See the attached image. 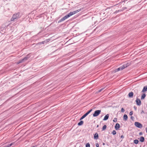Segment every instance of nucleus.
Segmentation results:
<instances>
[{
    "instance_id": "f257e3e1",
    "label": "nucleus",
    "mask_w": 147,
    "mask_h": 147,
    "mask_svg": "<svg viewBox=\"0 0 147 147\" xmlns=\"http://www.w3.org/2000/svg\"><path fill=\"white\" fill-rule=\"evenodd\" d=\"M80 11L81 9H80L76 11H74L73 12H70V13L68 14L67 15H66L65 16H64L60 20V21L61 22L64 21V20L67 19V18L70 17V16L75 13H77L78 12Z\"/></svg>"
},
{
    "instance_id": "f03ea898",
    "label": "nucleus",
    "mask_w": 147,
    "mask_h": 147,
    "mask_svg": "<svg viewBox=\"0 0 147 147\" xmlns=\"http://www.w3.org/2000/svg\"><path fill=\"white\" fill-rule=\"evenodd\" d=\"M19 17V13H18L13 15L12 18L11 19V21L14 20L15 19H17Z\"/></svg>"
},
{
    "instance_id": "7ed1b4c3",
    "label": "nucleus",
    "mask_w": 147,
    "mask_h": 147,
    "mask_svg": "<svg viewBox=\"0 0 147 147\" xmlns=\"http://www.w3.org/2000/svg\"><path fill=\"white\" fill-rule=\"evenodd\" d=\"M101 112V110H98L96 111L93 115V116L94 117L97 116L100 114Z\"/></svg>"
},
{
    "instance_id": "20e7f679",
    "label": "nucleus",
    "mask_w": 147,
    "mask_h": 147,
    "mask_svg": "<svg viewBox=\"0 0 147 147\" xmlns=\"http://www.w3.org/2000/svg\"><path fill=\"white\" fill-rule=\"evenodd\" d=\"M135 125L137 127L141 128L142 127V125L138 122H136L135 123Z\"/></svg>"
},
{
    "instance_id": "39448f33",
    "label": "nucleus",
    "mask_w": 147,
    "mask_h": 147,
    "mask_svg": "<svg viewBox=\"0 0 147 147\" xmlns=\"http://www.w3.org/2000/svg\"><path fill=\"white\" fill-rule=\"evenodd\" d=\"M92 111V109H91L89 111H88L80 119V120H81L84 118L86 116H87Z\"/></svg>"
},
{
    "instance_id": "423d86ee",
    "label": "nucleus",
    "mask_w": 147,
    "mask_h": 147,
    "mask_svg": "<svg viewBox=\"0 0 147 147\" xmlns=\"http://www.w3.org/2000/svg\"><path fill=\"white\" fill-rule=\"evenodd\" d=\"M130 65L129 63H127L126 64H125L124 65H122L120 67L121 70H122L124 69L125 67H127L129 66Z\"/></svg>"
},
{
    "instance_id": "0eeeda50",
    "label": "nucleus",
    "mask_w": 147,
    "mask_h": 147,
    "mask_svg": "<svg viewBox=\"0 0 147 147\" xmlns=\"http://www.w3.org/2000/svg\"><path fill=\"white\" fill-rule=\"evenodd\" d=\"M136 104L138 106H140L141 104V102L140 100L138 98H137L136 100Z\"/></svg>"
},
{
    "instance_id": "6e6552de",
    "label": "nucleus",
    "mask_w": 147,
    "mask_h": 147,
    "mask_svg": "<svg viewBox=\"0 0 147 147\" xmlns=\"http://www.w3.org/2000/svg\"><path fill=\"white\" fill-rule=\"evenodd\" d=\"M30 57V56L29 55H26V56L23 59H22L23 62L27 60L29 57Z\"/></svg>"
},
{
    "instance_id": "1a4fd4ad",
    "label": "nucleus",
    "mask_w": 147,
    "mask_h": 147,
    "mask_svg": "<svg viewBox=\"0 0 147 147\" xmlns=\"http://www.w3.org/2000/svg\"><path fill=\"white\" fill-rule=\"evenodd\" d=\"M120 127V126L119 123H116L115 126V129L116 130L118 129Z\"/></svg>"
},
{
    "instance_id": "9d476101",
    "label": "nucleus",
    "mask_w": 147,
    "mask_h": 147,
    "mask_svg": "<svg viewBox=\"0 0 147 147\" xmlns=\"http://www.w3.org/2000/svg\"><path fill=\"white\" fill-rule=\"evenodd\" d=\"M134 93L133 92H129L128 94V96L129 97L132 98L133 96Z\"/></svg>"
},
{
    "instance_id": "9b49d317",
    "label": "nucleus",
    "mask_w": 147,
    "mask_h": 147,
    "mask_svg": "<svg viewBox=\"0 0 147 147\" xmlns=\"http://www.w3.org/2000/svg\"><path fill=\"white\" fill-rule=\"evenodd\" d=\"M109 114H107L105 116L104 118L103 119V120L105 121L108 119L109 117Z\"/></svg>"
},
{
    "instance_id": "f8f14e48",
    "label": "nucleus",
    "mask_w": 147,
    "mask_h": 147,
    "mask_svg": "<svg viewBox=\"0 0 147 147\" xmlns=\"http://www.w3.org/2000/svg\"><path fill=\"white\" fill-rule=\"evenodd\" d=\"M98 134L97 133H96L94 135V138L95 139H98Z\"/></svg>"
},
{
    "instance_id": "ddd939ff",
    "label": "nucleus",
    "mask_w": 147,
    "mask_h": 147,
    "mask_svg": "<svg viewBox=\"0 0 147 147\" xmlns=\"http://www.w3.org/2000/svg\"><path fill=\"white\" fill-rule=\"evenodd\" d=\"M147 91V86H145L143 88L142 92H144Z\"/></svg>"
},
{
    "instance_id": "4468645a",
    "label": "nucleus",
    "mask_w": 147,
    "mask_h": 147,
    "mask_svg": "<svg viewBox=\"0 0 147 147\" xmlns=\"http://www.w3.org/2000/svg\"><path fill=\"white\" fill-rule=\"evenodd\" d=\"M144 140V138L143 136H141L140 138V141L141 142H143Z\"/></svg>"
},
{
    "instance_id": "2eb2a0df",
    "label": "nucleus",
    "mask_w": 147,
    "mask_h": 147,
    "mask_svg": "<svg viewBox=\"0 0 147 147\" xmlns=\"http://www.w3.org/2000/svg\"><path fill=\"white\" fill-rule=\"evenodd\" d=\"M146 96V95L145 94H142L141 98V99H144L145 97Z\"/></svg>"
},
{
    "instance_id": "dca6fc26",
    "label": "nucleus",
    "mask_w": 147,
    "mask_h": 147,
    "mask_svg": "<svg viewBox=\"0 0 147 147\" xmlns=\"http://www.w3.org/2000/svg\"><path fill=\"white\" fill-rule=\"evenodd\" d=\"M127 116L126 115H124L123 116V119L125 121H126L127 119Z\"/></svg>"
},
{
    "instance_id": "f3484780",
    "label": "nucleus",
    "mask_w": 147,
    "mask_h": 147,
    "mask_svg": "<svg viewBox=\"0 0 147 147\" xmlns=\"http://www.w3.org/2000/svg\"><path fill=\"white\" fill-rule=\"evenodd\" d=\"M83 123H84V122H83V121H80V122H79V123H78V125H79V126H80V125H82L83 124Z\"/></svg>"
},
{
    "instance_id": "a211bd4d",
    "label": "nucleus",
    "mask_w": 147,
    "mask_h": 147,
    "mask_svg": "<svg viewBox=\"0 0 147 147\" xmlns=\"http://www.w3.org/2000/svg\"><path fill=\"white\" fill-rule=\"evenodd\" d=\"M107 128V126L106 125H105L103 126L102 128V130L104 131Z\"/></svg>"
},
{
    "instance_id": "6ab92c4d",
    "label": "nucleus",
    "mask_w": 147,
    "mask_h": 147,
    "mask_svg": "<svg viewBox=\"0 0 147 147\" xmlns=\"http://www.w3.org/2000/svg\"><path fill=\"white\" fill-rule=\"evenodd\" d=\"M139 142V141L137 140H135L134 141V142L135 144H138Z\"/></svg>"
},
{
    "instance_id": "aec40b11",
    "label": "nucleus",
    "mask_w": 147,
    "mask_h": 147,
    "mask_svg": "<svg viewBox=\"0 0 147 147\" xmlns=\"http://www.w3.org/2000/svg\"><path fill=\"white\" fill-rule=\"evenodd\" d=\"M23 62V60H22V59H21V60H20L19 61H18V62H17V64H19V63H22V62Z\"/></svg>"
},
{
    "instance_id": "412c9836",
    "label": "nucleus",
    "mask_w": 147,
    "mask_h": 147,
    "mask_svg": "<svg viewBox=\"0 0 147 147\" xmlns=\"http://www.w3.org/2000/svg\"><path fill=\"white\" fill-rule=\"evenodd\" d=\"M45 43L44 40L41 42H39L38 43V44L40 45L41 44H44Z\"/></svg>"
},
{
    "instance_id": "4be33fe9",
    "label": "nucleus",
    "mask_w": 147,
    "mask_h": 147,
    "mask_svg": "<svg viewBox=\"0 0 147 147\" xmlns=\"http://www.w3.org/2000/svg\"><path fill=\"white\" fill-rule=\"evenodd\" d=\"M50 40V39H48L46 40H45V43H47Z\"/></svg>"
},
{
    "instance_id": "5701e85b",
    "label": "nucleus",
    "mask_w": 147,
    "mask_h": 147,
    "mask_svg": "<svg viewBox=\"0 0 147 147\" xmlns=\"http://www.w3.org/2000/svg\"><path fill=\"white\" fill-rule=\"evenodd\" d=\"M112 133L113 135H115L116 134V132L115 130H113L112 132Z\"/></svg>"
},
{
    "instance_id": "b1692460",
    "label": "nucleus",
    "mask_w": 147,
    "mask_h": 147,
    "mask_svg": "<svg viewBox=\"0 0 147 147\" xmlns=\"http://www.w3.org/2000/svg\"><path fill=\"white\" fill-rule=\"evenodd\" d=\"M113 121L114 122H116L117 121V118H114Z\"/></svg>"
},
{
    "instance_id": "393cba45",
    "label": "nucleus",
    "mask_w": 147,
    "mask_h": 147,
    "mask_svg": "<svg viewBox=\"0 0 147 147\" xmlns=\"http://www.w3.org/2000/svg\"><path fill=\"white\" fill-rule=\"evenodd\" d=\"M86 147H90V144L88 143H87L86 145Z\"/></svg>"
},
{
    "instance_id": "a878e982",
    "label": "nucleus",
    "mask_w": 147,
    "mask_h": 147,
    "mask_svg": "<svg viewBox=\"0 0 147 147\" xmlns=\"http://www.w3.org/2000/svg\"><path fill=\"white\" fill-rule=\"evenodd\" d=\"M129 114L130 115H132L133 114V111H130Z\"/></svg>"
},
{
    "instance_id": "bb28decb",
    "label": "nucleus",
    "mask_w": 147,
    "mask_h": 147,
    "mask_svg": "<svg viewBox=\"0 0 147 147\" xmlns=\"http://www.w3.org/2000/svg\"><path fill=\"white\" fill-rule=\"evenodd\" d=\"M121 112L122 113L124 112L125 110L123 108H122L121 110Z\"/></svg>"
},
{
    "instance_id": "cd10ccee",
    "label": "nucleus",
    "mask_w": 147,
    "mask_h": 147,
    "mask_svg": "<svg viewBox=\"0 0 147 147\" xmlns=\"http://www.w3.org/2000/svg\"><path fill=\"white\" fill-rule=\"evenodd\" d=\"M121 70V69H120V67H119V68H117V70H116V71H118L119 70Z\"/></svg>"
},
{
    "instance_id": "c85d7f7f",
    "label": "nucleus",
    "mask_w": 147,
    "mask_h": 147,
    "mask_svg": "<svg viewBox=\"0 0 147 147\" xmlns=\"http://www.w3.org/2000/svg\"><path fill=\"white\" fill-rule=\"evenodd\" d=\"M104 89V88H102L101 89H100V90H99L98 91V92H101L102 90H103V89Z\"/></svg>"
},
{
    "instance_id": "c756f323",
    "label": "nucleus",
    "mask_w": 147,
    "mask_h": 147,
    "mask_svg": "<svg viewBox=\"0 0 147 147\" xmlns=\"http://www.w3.org/2000/svg\"><path fill=\"white\" fill-rule=\"evenodd\" d=\"M96 147H99V144L98 143H96Z\"/></svg>"
},
{
    "instance_id": "7c9ffc66",
    "label": "nucleus",
    "mask_w": 147,
    "mask_h": 147,
    "mask_svg": "<svg viewBox=\"0 0 147 147\" xmlns=\"http://www.w3.org/2000/svg\"><path fill=\"white\" fill-rule=\"evenodd\" d=\"M134 109H135V110H136V109H137V107H136L134 106Z\"/></svg>"
},
{
    "instance_id": "2f4dec72",
    "label": "nucleus",
    "mask_w": 147,
    "mask_h": 147,
    "mask_svg": "<svg viewBox=\"0 0 147 147\" xmlns=\"http://www.w3.org/2000/svg\"><path fill=\"white\" fill-rule=\"evenodd\" d=\"M141 113H144V112L143 110H142L141 112Z\"/></svg>"
},
{
    "instance_id": "473e14b6",
    "label": "nucleus",
    "mask_w": 147,
    "mask_h": 147,
    "mask_svg": "<svg viewBox=\"0 0 147 147\" xmlns=\"http://www.w3.org/2000/svg\"><path fill=\"white\" fill-rule=\"evenodd\" d=\"M142 132H140V133H139V135H142Z\"/></svg>"
},
{
    "instance_id": "72a5a7b5",
    "label": "nucleus",
    "mask_w": 147,
    "mask_h": 147,
    "mask_svg": "<svg viewBox=\"0 0 147 147\" xmlns=\"http://www.w3.org/2000/svg\"><path fill=\"white\" fill-rule=\"evenodd\" d=\"M121 138H124V136H123L122 135V136H121Z\"/></svg>"
},
{
    "instance_id": "f704fd0d",
    "label": "nucleus",
    "mask_w": 147,
    "mask_h": 147,
    "mask_svg": "<svg viewBox=\"0 0 147 147\" xmlns=\"http://www.w3.org/2000/svg\"><path fill=\"white\" fill-rule=\"evenodd\" d=\"M146 132L147 133V127L146 128Z\"/></svg>"
},
{
    "instance_id": "c9c22d12",
    "label": "nucleus",
    "mask_w": 147,
    "mask_h": 147,
    "mask_svg": "<svg viewBox=\"0 0 147 147\" xmlns=\"http://www.w3.org/2000/svg\"><path fill=\"white\" fill-rule=\"evenodd\" d=\"M99 127V125H97V127Z\"/></svg>"
},
{
    "instance_id": "e433bc0d",
    "label": "nucleus",
    "mask_w": 147,
    "mask_h": 147,
    "mask_svg": "<svg viewBox=\"0 0 147 147\" xmlns=\"http://www.w3.org/2000/svg\"><path fill=\"white\" fill-rule=\"evenodd\" d=\"M132 118H133V117L131 116V119H132Z\"/></svg>"
}]
</instances>
